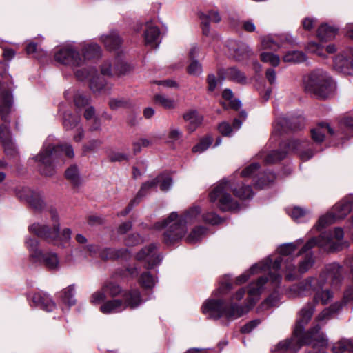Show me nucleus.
<instances>
[{"instance_id":"4d7b16f0","label":"nucleus","mask_w":353,"mask_h":353,"mask_svg":"<svg viewBox=\"0 0 353 353\" xmlns=\"http://www.w3.org/2000/svg\"><path fill=\"white\" fill-rule=\"evenodd\" d=\"M187 72L190 75L199 77L203 72L201 63L198 60H192L187 68Z\"/></svg>"},{"instance_id":"6e6d98bb","label":"nucleus","mask_w":353,"mask_h":353,"mask_svg":"<svg viewBox=\"0 0 353 353\" xmlns=\"http://www.w3.org/2000/svg\"><path fill=\"white\" fill-rule=\"evenodd\" d=\"M275 179L276 176L274 173H265L257 181H256L255 185L259 188H264L265 186L272 183Z\"/></svg>"},{"instance_id":"603ef678","label":"nucleus","mask_w":353,"mask_h":353,"mask_svg":"<svg viewBox=\"0 0 353 353\" xmlns=\"http://www.w3.org/2000/svg\"><path fill=\"white\" fill-rule=\"evenodd\" d=\"M155 103L161 105L166 109H173L175 108V101L174 99L167 97L163 94H156L154 96Z\"/></svg>"},{"instance_id":"9d476101","label":"nucleus","mask_w":353,"mask_h":353,"mask_svg":"<svg viewBox=\"0 0 353 353\" xmlns=\"http://www.w3.org/2000/svg\"><path fill=\"white\" fill-rule=\"evenodd\" d=\"M232 185L226 179L221 181L210 193V201L217 202L218 207L222 211L236 210L239 208V204L230 194Z\"/></svg>"},{"instance_id":"cd10ccee","label":"nucleus","mask_w":353,"mask_h":353,"mask_svg":"<svg viewBox=\"0 0 353 353\" xmlns=\"http://www.w3.org/2000/svg\"><path fill=\"white\" fill-rule=\"evenodd\" d=\"M125 310V305L123 301L120 299H114L106 301L100 307V310L103 314H110L119 312Z\"/></svg>"},{"instance_id":"aec40b11","label":"nucleus","mask_w":353,"mask_h":353,"mask_svg":"<svg viewBox=\"0 0 353 353\" xmlns=\"http://www.w3.org/2000/svg\"><path fill=\"white\" fill-rule=\"evenodd\" d=\"M199 18L201 19L203 34L209 36L210 22L219 23L221 20V17L217 10H210L206 13H200Z\"/></svg>"},{"instance_id":"b1692460","label":"nucleus","mask_w":353,"mask_h":353,"mask_svg":"<svg viewBox=\"0 0 353 353\" xmlns=\"http://www.w3.org/2000/svg\"><path fill=\"white\" fill-rule=\"evenodd\" d=\"M39 260H35L41 263L46 268L51 270H57L59 268V260L57 254L54 252H41Z\"/></svg>"},{"instance_id":"338daca9","label":"nucleus","mask_w":353,"mask_h":353,"mask_svg":"<svg viewBox=\"0 0 353 353\" xmlns=\"http://www.w3.org/2000/svg\"><path fill=\"white\" fill-rule=\"evenodd\" d=\"M88 101V98L82 92H77L74 96V103L77 108L85 106Z\"/></svg>"},{"instance_id":"2f4dec72","label":"nucleus","mask_w":353,"mask_h":353,"mask_svg":"<svg viewBox=\"0 0 353 353\" xmlns=\"http://www.w3.org/2000/svg\"><path fill=\"white\" fill-rule=\"evenodd\" d=\"M310 250H308L307 251L305 252V256L304 259L299 262L298 272L301 274H303L307 272L314 263V259L312 253L311 252H308ZM299 251L296 254L295 256H298L302 254H304V252L301 254H299Z\"/></svg>"},{"instance_id":"f3484780","label":"nucleus","mask_w":353,"mask_h":353,"mask_svg":"<svg viewBox=\"0 0 353 353\" xmlns=\"http://www.w3.org/2000/svg\"><path fill=\"white\" fill-rule=\"evenodd\" d=\"M139 261H144L148 263V268H153L162 260V256L157 252V245L150 244L141 250L136 256Z\"/></svg>"},{"instance_id":"69168bd1","label":"nucleus","mask_w":353,"mask_h":353,"mask_svg":"<svg viewBox=\"0 0 353 353\" xmlns=\"http://www.w3.org/2000/svg\"><path fill=\"white\" fill-rule=\"evenodd\" d=\"M150 144V141L144 138L139 139L132 142V151L134 154H137L141 151L142 147H148Z\"/></svg>"},{"instance_id":"58836bf2","label":"nucleus","mask_w":353,"mask_h":353,"mask_svg":"<svg viewBox=\"0 0 353 353\" xmlns=\"http://www.w3.org/2000/svg\"><path fill=\"white\" fill-rule=\"evenodd\" d=\"M0 139L6 152L12 150L13 143L10 136V132L7 125H2L0 127Z\"/></svg>"},{"instance_id":"ddd939ff","label":"nucleus","mask_w":353,"mask_h":353,"mask_svg":"<svg viewBox=\"0 0 353 353\" xmlns=\"http://www.w3.org/2000/svg\"><path fill=\"white\" fill-rule=\"evenodd\" d=\"M54 59L63 65L72 67L81 66L83 64V59L79 51L72 45L61 48L54 54Z\"/></svg>"},{"instance_id":"13d9d810","label":"nucleus","mask_w":353,"mask_h":353,"mask_svg":"<svg viewBox=\"0 0 353 353\" xmlns=\"http://www.w3.org/2000/svg\"><path fill=\"white\" fill-rule=\"evenodd\" d=\"M338 218L336 217V214L333 213H327V214L322 216L319 218L317 228L318 229L323 228L334 222Z\"/></svg>"},{"instance_id":"a878e982","label":"nucleus","mask_w":353,"mask_h":353,"mask_svg":"<svg viewBox=\"0 0 353 353\" xmlns=\"http://www.w3.org/2000/svg\"><path fill=\"white\" fill-rule=\"evenodd\" d=\"M101 41L109 50L118 49L121 45L122 41L117 32H110L109 34L103 35Z\"/></svg>"},{"instance_id":"c756f323","label":"nucleus","mask_w":353,"mask_h":353,"mask_svg":"<svg viewBox=\"0 0 353 353\" xmlns=\"http://www.w3.org/2000/svg\"><path fill=\"white\" fill-rule=\"evenodd\" d=\"M159 34V29L157 26H153L150 23H148L144 33L146 44L151 45L152 47L156 46Z\"/></svg>"},{"instance_id":"1a4fd4ad","label":"nucleus","mask_w":353,"mask_h":353,"mask_svg":"<svg viewBox=\"0 0 353 353\" xmlns=\"http://www.w3.org/2000/svg\"><path fill=\"white\" fill-rule=\"evenodd\" d=\"M344 236L343 230L341 228H335L328 233H323L318 238L310 239L304 246L299 250V254L311 250L316 245L324 249L327 252H334L342 249V245L335 241H341Z\"/></svg>"},{"instance_id":"393cba45","label":"nucleus","mask_w":353,"mask_h":353,"mask_svg":"<svg viewBox=\"0 0 353 353\" xmlns=\"http://www.w3.org/2000/svg\"><path fill=\"white\" fill-rule=\"evenodd\" d=\"M326 133L334 134V130L326 123H320L311 130L312 138L316 143L323 142Z\"/></svg>"},{"instance_id":"473e14b6","label":"nucleus","mask_w":353,"mask_h":353,"mask_svg":"<svg viewBox=\"0 0 353 353\" xmlns=\"http://www.w3.org/2000/svg\"><path fill=\"white\" fill-rule=\"evenodd\" d=\"M126 252V250H115L112 248H104L101 250L99 248V250L97 253H99V256L103 259H114L125 256Z\"/></svg>"},{"instance_id":"20e7f679","label":"nucleus","mask_w":353,"mask_h":353,"mask_svg":"<svg viewBox=\"0 0 353 353\" xmlns=\"http://www.w3.org/2000/svg\"><path fill=\"white\" fill-rule=\"evenodd\" d=\"M62 152L65 154L72 158L74 151L71 145L64 144L54 146L52 145H45L39 154L35 157L36 161L39 162L40 172L46 176H52L54 174V161L57 158L58 153Z\"/></svg>"},{"instance_id":"0e129e2a","label":"nucleus","mask_w":353,"mask_h":353,"mask_svg":"<svg viewBox=\"0 0 353 353\" xmlns=\"http://www.w3.org/2000/svg\"><path fill=\"white\" fill-rule=\"evenodd\" d=\"M130 67L123 61H117L114 66V74L117 76L125 74L130 71Z\"/></svg>"},{"instance_id":"79ce46f5","label":"nucleus","mask_w":353,"mask_h":353,"mask_svg":"<svg viewBox=\"0 0 353 353\" xmlns=\"http://www.w3.org/2000/svg\"><path fill=\"white\" fill-rule=\"evenodd\" d=\"M285 62L290 63H297L305 60V55L301 51H290L283 57Z\"/></svg>"},{"instance_id":"423d86ee","label":"nucleus","mask_w":353,"mask_h":353,"mask_svg":"<svg viewBox=\"0 0 353 353\" xmlns=\"http://www.w3.org/2000/svg\"><path fill=\"white\" fill-rule=\"evenodd\" d=\"M308 145V141L291 140L288 143H283L281 145V147L287 148L286 150H273L266 155H264L263 153H261L259 154V156L260 158L264 160L266 164H272L280 161L285 157L287 153L289 152H296L299 155L301 160L307 161L314 155L312 151L310 149L307 148Z\"/></svg>"},{"instance_id":"6e6552de","label":"nucleus","mask_w":353,"mask_h":353,"mask_svg":"<svg viewBox=\"0 0 353 353\" xmlns=\"http://www.w3.org/2000/svg\"><path fill=\"white\" fill-rule=\"evenodd\" d=\"M157 229L166 228L163 233L164 241L167 245H172L184 236L187 228L183 223V219L179 218L176 212H172L169 216L161 222L155 224Z\"/></svg>"},{"instance_id":"0eeeda50","label":"nucleus","mask_w":353,"mask_h":353,"mask_svg":"<svg viewBox=\"0 0 353 353\" xmlns=\"http://www.w3.org/2000/svg\"><path fill=\"white\" fill-rule=\"evenodd\" d=\"M303 243L302 239H299L293 243H285L279 248L280 256L277 258L274 263L270 264V268L274 270H279L283 263L285 267V277L288 281H293L296 277V265L291 263L290 259H292V254L295 250Z\"/></svg>"},{"instance_id":"4c0bfd02","label":"nucleus","mask_w":353,"mask_h":353,"mask_svg":"<svg viewBox=\"0 0 353 353\" xmlns=\"http://www.w3.org/2000/svg\"><path fill=\"white\" fill-rule=\"evenodd\" d=\"M332 353L353 352V340L342 339L332 347Z\"/></svg>"},{"instance_id":"c9c22d12","label":"nucleus","mask_w":353,"mask_h":353,"mask_svg":"<svg viewBox=\"0 0 353 353\" xmlns=\"http://www.w3.org/2000/svg\"><path fill=\"white\" fill-rule=\"evenodd\" d=\"M225 78L234 82L245 84L246 77L244 74L236 68L232 67L227 68L225 71Z\"/></svg>"},{"instance_id":"a211bd4d","label":"nucleus","mask_w":353,"mask_h":353,"mask_svg":"<svg viewBox=\"0 0 353 353\" xmlns=\"http://www.w3.org/2000/svg\"><path fill=\"white\" fill-rule=\"evenodd\" d=\"M334 68L339 72H347L353 68V48H350L345 54H339L334 60Z\"/></svg>"},{"instance_id":"c03bdc74","label":"nucleus","mask_w":353,"mask_h":353,"mask_svg":"<svg viewBox=\"0 0 353 353\" xmlns=\"http://www.w3.org/2000/svg\"><path fill=\"white\" fill-rule=\"evenodd\" d=\"M205 228L204 227H196L194 228L191 232L188 235L185 241L188 243H196L199 242L205 233Z\"/></svg>"},{"instance_id":"49530a36","label":"nucleus","mask_w":353,"mask_h":353,"mask_svg":"<svg viewBox=\"0 0 353 353\" xmlns=\"http://www.w3.org/2000/svg\"><path fill=\"white\" fill-rule=\"evenodd\" d=\"M28 249L30 251V256L34 260H39L41 251L37 248L38 241L35 239L29 238L26 241Z\"/></svg>"},{"instance_id":"f03ea898","label":"nucleus","mask_w":353,"mask_h":353,"mask_svg":"<svg viewBox=\"0 0 353 353\" xmlns=\"http://www.w3.org/2000/svg\"><path fill=\"white\" fill-rule=\"evenodd\" d=\"M315 308L314 303H307L299 312V319L296 321L291 339L279 342L278 348L283 350H289L296 353L303 345H312L315 350L327 345L328 341L323 333L320 332L319 325L314 326L307 333H303L305 325L310 321Z\"/></svg>"},{"instance_id":"bf43d9fd","label":"nucleus","mask_w":353,"mask_h":353,"mask_svg":"<svg viewBox=\"0 0 353 353\" xmlns=\"http://www.w3.org/2000/svg\"><path fill=\"white\" fill-rule=\"evenodd\" d=\"M65 177L74 185H78L80 181L79 171L75 165L70 166L65 171Z\"/></svg>"},{"instance_id":"680f3d73","label":"nucleus","mask_w":353,"mask_h":353,"mask_svg":"<svg viewBox=\"0 0 353 353\" xmlns=\"http://www.w3.org/2000/svg\"><path fill=\"white\" fill-rule=\"evenodd\" d=\"M261 60L263 62L269 63L272 66H277L280 63V58L278 55L270 52L261 54Z\"/></svg>"},{"instance_id":"864d4df0","label":"nucleus","mask_w":353,"mask_h":353,"mask_svg":"<svg viewBox=\"0 0 353 353\" xmlns=\"http://www.w3.org/2000/svg\"><path fill=\"white\" fill-rule=\"evenodd\" d=\"M131 105L130 100L125 98H112L109 101V106L116 110L119 108H128Z\"/></svg>"},{"instance_id":"39448f33","label":"nucleus","mask_w":353,"mask_h":353,"mask_svg":"<svg viewBox=\"0 0 353 353\" xmlns=\"http://www.w3.org/2000/svg\"><path fill=\"white\" fill-rule=\"evenodd\" d=\"M49 214L52 222L51 228L45 224L34 223L29 227L30 231L49 241H54L58 238L62 241H69L71 238L72 232L69 228H64L60 233L59 216L57 210L53 208H50Z\"/></svg>"},{"instance_id":"412c9836","label":"nucleus","mask_w":353,"mask_h":353,"mask_svg":"<svg viewBox=\"0 0 353 353\" xmlns=\"http://www.w3.org/2000/svg\"><path fill=\"white\" fill-rule=\"evenodd\" d=\"M123 303L125 305V309L128 307L130 309L137 308L143 302L140 292L136 289L130 290L125 292L123 294Z\"/></svg>"},{"instance_id":"a19ab883","label":"nucleus","mask_w":353,"mask_h":353,"mask_svg":"<svg viewBox=\"0 0 353 353\" xmlns=\"http://www.w3.org/2000/svg\"><path fill=\"white\" fill-rule=\"evenodd\" d=\"M12 100L10 94L6 93L3 95L0 101V112L3 120H6V116L10 112Z\"/></svg>"},{"instance_id":"ea45409f","label":"nucleus","mask_w":353,"mask_h":353,"mask_svg":"<svg viewBox=\"0 0 353 353\" xmlns=\"http://www.w3.org/2000/svg\"><path fill=\"white\" fill-rule=\"evenodd\" d=\"M322 289L323 288L314 292V303L321 302L322 304L326 305L332 299L333 293L330 290H323Z\"/></svg>"},{"instance_id":"de8ad7c7","label":"nucleus","mask_w":353,"mask_h":353,"mask_svg":"<svg viewBox=\"0 0 353 353\" xmlns=\"http://www.w3.org/2000/svg\"><path fill=\"white\" fill-rule=\"evenodd\" d=\"M139 283L145 289H151L155 285V279L149 272H145L139 278Z\"/></svg>"},{"instance_id":"f257e3e1","label":"nucleus","mask_w":353,"mask_h":353,"mask_svg":"<svg viewBox=\"0 0 353 353\" xmlns=\"http://www.w3.org/2000/svg\"><path fill=\"white\" fill-rule=\"evenodd\" d=\"M268 281H270L274 287H277L281 283V276L277 273H271L268 278L262 276L256 282L251 283L248 286V297L245 307L235 303L226 304L221 300L210 299L203 303L202 312L210 319H218L225 317L228 320L236 319L246 313L255 304Z\"/></svg>"},{"instance_id":"a18cd8bd","label":"nucleus","mask_w":353,"mask_h":353,"mask_svg":"<svg viewBox=\"0 0 353 353\" xmlns=\"http://www.w3.org/2000/svg\"><path fill=\"white\" fill-rule=\"evenodd\" d=\"M157 185L159 184L161 191L166 192L169 190L172 185V178L166 174H160L155 177Z\"/></svg>"},{"instance_id":"e433bc0d","label":"nucleus","mask_w":353,"mask_h":353,"mask_svg":"<svg viewBox=\"0 0 353 353\" xmlns=\"http://www.w3.org/2000/svg\"><path fill=\"white\" fill-rule=\"evenodd\" d=\"M183 119L190 124L189 129L194 130L203 121V117L196 111H190L183 114Z\"/></svg>"},{"instance_id":"6ab92c4d","label":"nucleus","mask_w":353,"mask_h":353,"mask_svg":"<svg viewBox=\"0 0 353 353\" xmlns=\"http://www.w3.org/2000/svg\"><path fill=\"white\" fill-rule=\"evenodd\" d=\"M271 263V258L268 257L261 262L253 265L248 271L244 272L243 274L237 277L236 281V283H243L248 280L251 275L270 269Z\"/></svg>"},{"instance_id":"72a5a7b5","label":"nucleus","mask_w":353,"mask_h":353,"mask_svg":"<svg viewBox=\"0 0 353 353\" xmlns=\"http://www.w3.org/2000/svg\"><path fill=\"white\" fill-rule=\"evenodd\" d=\"M201 210L198 206H192L184 214L183 216H181L183 219V223L186 225L192 224L196 221H199L201 219L200 216Z\"/></svg>"},{"instance_id":"e2e57ef3","label":"nucleus","mask_w":353,"mask_h":353,"mask_svg":"<svg viewBox=\"0 0 353 353\" xmlns=\"http://www.w3.org/2000/svg\"><path fill=\"white\" fill-rule=\"evenodd\" d=\"M261 44L263 49H270L276 50L280 48V45L270 37H265L262 38Z\"/></svg>"},{"instance_id":"bb28decb","label":"nucleus","mask_w":353,"mask_h":353,"mask_svg":"<svg viewBox=\"0 0 353 353\" xmlns=\"http://www.w3.org/2000/svg\"><path fill=\"white\" fill-rule=\"evenodd\" d=\"M353 201L350 199H343L336 203L334 207V213L338 219H343L352 210Z\"/></svg>"},{"instance_id":"3c124183","label":"nucleus","mask_w":353,"mask_h":353,"mask_svg":"<svg viewBox=\"0 0 353 353\" xmlns=\"http://www.w3.org/2000/svg\"><path fill=\"white\" fill-rule=\"evenodd\" d=\"M340 125L341 130H343L342 133L345 134L348 137L353 135V116L345 117L341 120Z\"/></svg>"},{"instance_id":"5701e85b","label":"nucleus","mask_w":353,"mask_h":353,"mask_svg":"<svg viewBox=\"0 0 353 353\" xmlns=\"http://www.w3.org/2000/svg\"><path fill=\"white\" fill-rule=\"evenodd\" d=\"M75 240L78 243L81 245L77 250L83 254L85 256H87V254L90 256H92L97 254V252L99 250V246L94 244H88V239L85 236H84L81 234H78L75 236Z\"/></svg>"},{"instance_id":"7ed1b4c3","label":"nucleus","mask_w":353,"mask_h":353,"mask_svg":"<svg viewBox=\"0 0 353 353\" xmlns=\"http://www.w3.org/2000/svg\"><path fill=\"white\" fill-rule=\"evenodd\" d=\"M305 90L317 99L330 97L335 90V83L327 72L318 69L312 72L304 80Z\"/></svg>"},{"instance_id":"4468645a","label":"nucleus","mask_w":353,"mask_h":353,"mask_svg":"<svg viewBox=\"0 0 353 353\" xmlns=\"http://www.w3.org/2000/svg\"><path fill=\"white\" fill-rule=\"evenodd\" d=\"M343 268L339 264L332 263L325 265L318 279L324 281V284L329 281L333 287L336 288L343 279Z\"/></svg>"},{"instance_id":"f8f14e48","label":"nucleus","mask_w":353,"mask_h":353,"mask_svg":"<svg viewBox=\"0 0 353 353\" xmlns=\"http://www.w3.org/2000/svg\"><path fill=\"white\" fill-rule=\"evenodd\" d=\"M75 76L79 81L89 79L90 88L93 92L108 94L111 87L108 85L103 79L97 74L94 69L88 70L86 68L77 70Z\"/></svg>"},{"instance_id":"09e8293b","label":"nucleus","mask_w":353,"mask_h":353,"mask_svg":"<svg viewBox=\"0 0 353 353\" xmlns=\"http://www.w3.org/2000/svg\"><path fill=\"white\" fill-rule=\"evenodd\" d=\"M290 121L286 118H281L276 121V123L274 127V132L281 134L283 132H286L288 129L295 130L297 128L296 126L292 127L289 126Z\"/></svg>"},{"instance_id":"4be33fe9","label":"nucleus","mask_w":353,"mask_h":353,"mask_svg":"<svg viewBox=\"0 0 353 353\" xmlns=\"http://www.w3.org/2000/svg\"><path fill=\"white\" fill-rule=\"evenodd\" d=\"M32 301L36 306L47 312H51L55 308L54 303L46 294L35 293L32 297Z\"/></svg>"},{"instance_id":"f704fd0d","label":"nucleus","mask_w":353,"mask_h":353,"mask_svg":"<svg viewBox=\"0 0 353 353\" xmlns=\"http://www.w3.org/2000/svg\"><path fill=\"white\" fill-rule=\"evenodd\" d=\"M80 117L70 112H65L63 117V125L66 130H72L80 124Z\"/></svg>"},{"instance_id":"37998d69","label":"nucleus","mask_w":353,"mask_h":353,"mask_svg":"<svg viewBox=\"0 0 353 353\" xmlns=\"http://www.w3.org/2000/svg\"><path fill=\"white\" fill-rule=\"evenodd\" d=\"M74 285H71L68 288H65L62 291L61 300L62 302L68 305L69 307L75 304V299H74Z\"/></svg>"},{"instance_id":"7c9ffc66","label":"nucleus","mask_w":353,"mask_h":353,"mask_svg":"<svg viewBox=\"0 0 353 353\" xmlns=\"http://www.w3.org/2000/svg\"><path fill=\"white\" fill-rule=\"evenodd\" d=\"M82 52L83 56L81 57L83 59V63L86 59L98 58L101 54L100 46L96 43L86 44L82 49Z\"/></svg>"},{"instance_id":"dca6fc26","label":"nucleus","mask_w":353,"mask_h":353,"mask_svg":"<svg viewBox=\"0 0 353 353\" xmlns=\"http://www.w3.org/2000/svg\"><path fill=\"white\" fill-rule=\"evenodd\" d=\"M231 56L236 61H243L253 55V52L250 48L245 43L231 40L227 45Z\"/></svg>"},{"instance_id":"8fccbe9b","label":"nucleus","mask_w":353,"mask_h":353,"mask_svg":"<svg viewBox=\"0 0 353 353\" xmlns=\"http://www.w3.org/2000/svg\"><path fill=\"white\" fill-rule=\"evenodd\" d=\"M157 186V181H155V178L150 181H148L143 183L141 185V187L139 191L138 192L137 197L135 199H137V200L139 201L140 198L147 195L151 190L156 188Z\"/></svg>"},{"instance_id":"5fc2aeb1","label":"nucleus","mask_w":353,"mask_h":353,"mask_svg":"<svg viewBox=\"0 0 353 353\" xmlns=\"http://www.w3.org/2000/svg\"><path fill=\"white\" fill-rule=\"evenodd\" d=\"M234 195L241 199H250L253 195V192L250 185H242L239 189L232 190Z\"/></svg>"},{"instance_id":"052dcab7","label":"nucleus","mask_w":353,"mask_h":353,"mask_svg":"<svg viewBox=\"0 0 353 353\" xmlns=\"http://www.w3.org/2000/svg\"><path fill=\"white\" fill-rule=\"evenodd\" d=\"M212 139L210 137H206L201 139L200 142L192 148L193 152L201 153L206 150L212 144Z\"/></svg>"},{"instance_id":"2eb2a0df","label":"nucleus","mask_w":353,"mask_h":353,"mask_svg":"<svg viewBox=\"0 0 353 353\" xmlns=\"http://www.w3.org/2000/svg\"><path fill=\"white\" fill-rule=\"evenodd\" d=\"M17 195L21 200L26 201L36 210H41L44 206L41 194L38 191L25 187L18 190Z\"/></svg>"},{"instance_id":"774afa93","label":"nucleus","mask_w":353,"mask_h":353,"mask_svg":"<svg viewBox=\"0 0 353 353\" xmlns=\"http://www.w3.org/2000/svg\"><path fill=\"white\" fill-rule=\"evenodd\" d=\"M103 288L105 290V293H109L110 295L112 296H115L118 295L121 291L119 285L112 282L105 284L103 287Z\"/></svg>"},{"instance_id":"c85d7f7f","label":"nucleus","mask_w":353,"mask_h":353,"mask_svg":"<svg viewBox=\"0 0 353 353\" xmlns=\"http://www.w3.org/2000/svg\"><path fill=\"white\" fill-rule=\"evenodd\" d=\"M338 32V28L330 26L327 24H322L317 30V37L322 41H327L333 39Z\"/></svg>"},{"instance_id":"9b49d317","label":"nucleus","mask_w":353,"mask_h":353,"mask_svg":"<svg viewBox=\"0 0 353 353\" xmlns=\"http://www.w3.org/2000/svg\"><path fill=\"white\" fill-rule=\"evenodd\" d=\"M324 286V281L316 276H309L292 285L288 290L290 297H307Z\"/></svg>"}]
</instances>
